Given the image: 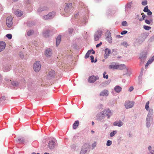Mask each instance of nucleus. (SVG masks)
<instances>
[{"label": "nucleus", "mask_w": 154, "mask_h": 154, "mask_svg": "<svg viewBox=\"0 0 154 154\" xmlns=\"http://www.w3.org/2000/svg\"><path fill=\"white\" fill-rule=\"evenodd\" d=\"M125 68V66L124 64H112L109 65V69H122Z\"/></svg>", "instance_id": "nucleus-1"}, {"label": "nucleus", "mask_w": 154, "mask_h": 154, "mask_svg": "<svg viewBox=\"0 0 154 154\" xmlns=\"http://www.w3.org/2000/svg\"><path fill=\"white\" fill-rule=\"evenodd\" d=\"M41 65L40 62L36 61L34 64L33 68L34 70L36 72H38L41 69Z\"/></svg>", "instance_id": "nucleus-2"}, {"label": "nucleus", "mask_w": 154, "mask_h": 154, "mask_svg": "<svg viewBox=\"0 0 154 154\" xmlns=\"http://www.w3.org/2000/svg\"><path fill=\"white\" fill-rule=\"evenodd\" d=\"M12 18L11 16L8 17L6 19V24L8 27H11L13 24Z\"/></svg>", "instance_id": "nucleus-3"}, {"label": "nucleus", "mask_w": 154, "mask_h": 154, "mask_svg": "<svg viewBox=\"0 0 154 154\" xmlns=\"http://www.w3.org/2000/svg\"><path fill=\"white\" fill-rule=\"evenodd\" d=\"M55 12H51L49 13L48 15L43 16V18L45 20H48L54 17L55 16Z\"/></svg>", "instance_id": "nucleus-4"}, {"label": "nucleus", "mask_w": 154, "mask_h": 154, "mask_svg": "<svg viewBox=\"0 0 154 154\" xmlns=\"http://www.w3.org/2000/svg\"><path fill=\"white\" fill-rule=\"evenodd\" d=\"M102 34V31L101 30H98L95 33L94 35V39L97 41L99 40Z\"/></svg>", "instance_id": "nucleus-5"}, {"label": "nucleus", "mask_w": 154, "mask_h": 154, "mask_svg": "<svg viewBox=\"0 0 154 154\" xmlns=\"http://www.w3.org/2000/svg\"><path fill=\"white\" fill-rule=\"evenodd\" d=\"M133 105L134 103L129 101H126L125 104V106L127 109L131 108L133 106Z\"/></svg>", "instance_id": "nucleus-6"}, {"label": "nucleus", "mask_w": 154, "mask_h": 154, "mask_svg": "<svg viewBox=\"0 0 154 154\" xmlns=\"http://www.w3.org/2000/svg\"><path fill=\"white\" fill-rule=\"evenodd\" d=\"M147 54V52L146 51L143 52L141 53L139 58L141 62H143L145 61Z\"/></svg>", "instance_id": "nucleus-7"}, {"label": "nucleus", "mask_w": 154, "mask_h": 154, "mask_svg": "<svg viewBox=\"0 0 154 154\" xmlns=\"http://www.w3.org/2000/svg\"><path fill=\"white\" fill-rule=\"evenodd\" d=\"M99 78L98 76H95L92 75L90 76L88 79V81L90 83H93Z\"/></svg>", "instance_id": "nucleus-8"}, {"label": "nucleus", "mask_w": 154, "mask_h": 154, "mask_svg": "<svg viewBox=\"0 0 154 154\" xmlns=\"http://www.w3.org/2000/svg\"><path fill=\"white\" fill-rule=\"evenodd\" d=\"M102 115L104 116H108V118L110 117V116L112 115L111 112L109 109H107L104 110L102 112Z\"/></svg>", "instance_id": "nucleus-9"}, {"label": "nucleus", "mask_w": 154, "mask_h": 154, "mask_svg": "<svg viewBox=\"0 0 154 154\" xmlns=\"http://www.w3.org/2000/svg\"><path fill=\"white\" fill-rule=\"evenodd\" d=\"M55 75V72L54 70H51L48 73L47 77L48 78L50 79L54 77Z\"/></svg>", "instance_id": "nucleus-10"}, {"label": "nucleus", "mask_w": 154, "mask_h": 154, "mask_svg": "<svg viewBox=\"0 0 154 154\" xmlns=\"http://www.w3.org/2000/svg\"><path fill=\"white\" fill-rule=\"evenodd\" d=\"M104 51V57L105 59H106L107 58L109 55V54L111 53V51L109 49L106 48L105 49Z\"/></svg>", "instance_id": "nucleus-11"}, {"label": "nucleus", "mask_w": 154, "mask_h": 154, "mask_svg": "<svg viewBox=\"0 0 154 154\" xmlns=\"http://www.w3.org/2000/svg\"><path fill=\"white\" fill-rule=\"evenodd\" d=\"M6 44L3 42H0V52L3 51L5 48Z\"/></svg>", "instance_id": "nucleus-12"}, {"label": "nucleus", "mask_w": 154, "mask_h": 154, "mask_svg": "<svg viewBox=\"0 0 154 154\" xmlns=\"http://www.w3.org/2000/svg\"><path fill=\"white\" fill-rule=\"evenodd\" d=\"M52 54L51 49H47L45 52V54L47 57L51 56Z\"/></svg>", "instance_id": "nucleus-13"}, {"label": "nucleus", "mask_w": 154, "mask_h": 154, "mask_svg": "<svg viewBox=\"0 0 154 154\" xmlns=\"http://www.w3.org/2000/svg\"><path fill=\"white\" fill-rule=\"evenodd\" d=\"M54 145L55 142L53 141H51L48 143V146L50 149H51L54 148Z\"/></svg>", "instance_id": "nucleus-14"}, {"label": "nucleus", "mask_w": 154, "mask_h": 154, "mask_svg": "<svg viewBox=\"0 0 154 154\" xmlns=\"http://www.w3.org/2000/svg\"><path fill=\"white\" fill-rule=\"evenodd\" d=\"M79 122L78 120L75 121L72 125L73 128L74 129H76L79 126Z\"/></svg>", "instance_id": "nucleus-15"}, {"label": "nucleus", "mask_w": 154, "mask_h": 154, "mask_svg": "<svg viewBox=\"0 0 154 154\" xmlns=\"http://www.w3.org/2000/svg\"><path fill=\"white\" fill-rule=\"evenodd\" d=\"M61 39V36L60 35H58L56 40V46H57L60 43Z\"/></svg>", "instance_id": "nucleus-16"}, {"label": "nucleus", "mask_w": 154, "mask_h": 154, "mask_svg": "<svg viewBox=\"0 0 154 154\" xmlns=\"http://www.w3.org/2000/svg\"><path fill=\"white\" fill-rule=\"evenodd\" d=\"M114 126H118L119 127H120L123 125L122 122L120 121L119 122H116L113 123Z\"/></svg>", "instance_id": "nucleus-17"}, {"label": "nucleus", "mask_w": 154, "mask_h": 154, "mask_svg": "<svg viewBox=\"0 0 154 154\" xmlns=\"http://www.w3.org/2000/svg\"><path fill=\"white\" fill-rule=\"evenodd\" d=\"M108 95V91L107 90H104L100 92V95L101 96H107Z\"/></svg>", "instance_id": "nucleus-18"}, {"label": "nucleus", "mask_w": 154, "mask_h": 154, "mask_svg": "<svg viewBox=\"0 0 154 154\" xmlns=\"http://www.w3.org/2000/svg\"><path fill=\"white\" fill-rule=\"evenodd\" d=\"M14 13L16 15L19 17L21 16L23 14V12L20 11H16Z\"/></svg>", "instance_id": "nucleus-19"}, {"label": "nucleus", "mask_w": 154, "mask_h": 154, "mask_svg": "<svg viewBox=\"0 0 154 154\" xmlns=\"http://www.w3.org/2000/svg\"><path fill=\"white\" fill-rule=\"evenodd\" d=\"M114 90L116 92H119L121 91L122 88L119 86H116L114 88Z\"/></svg>", "instance_id": "nucleus-20"}, {"label": "nucleus", "mask_w": 154, "mask_h": 154, "mask_svg": "<svg viewBox=\"0 0 154 154\" xmlns=\"http://www.w3.org/2000/svg\"><path fill=\"white\" fill-rule=\"evenodd\" d=\"M16 141L19 143H23L25 142V139L23 138H18L17 139Z\"/></svg>", "instance_id": "nucleus-21"}, {"label": "nucleus", "mask_w": 154, "mask_h": 154, "mask_svg": "<svg viewBox=\"0 0 154 154\" xmlns=\"http://www.w3.org/2000/svg\"><path fill=\"white\" fill-rule=\"evenodd\" d=\"M47 8H48L47 7H42L38 9V11L39 12H41L44 10H47Z\"/></svg>", "instance_id": "nucleus-22"}, {"label": "nucleus", "mask_w": 154, "mask_h": 154, "mask_svg": "<svg viewBox=\"0 0 154 154\" xmlns=\"http://www.w3.org/2000/svg\"><path fill=\"white\" fill-rule=\"evenodd\" d=\"M106 40L109 43H111L112 42V38L110 35H109L106 38Z\"/></svg>", "instance_id": "nucleus-23"}, {"label": "nucleus", "mask_w": 154, "mask_h": 154, "mask_svg": "<svg viewBox=\"0 0 154 154\" xmlns=\"http://www.w3.org/2000/svg\"><path fill=\"white\" fill-rule=\"evenodd\" d=\"M91 51H90V50L88 51L87 52V53L86 54V55L85 56V58L86 59L88 58L89 57V55H90V54H91Z\"/></svg>", "instance_id": "nucleus-24"}, {"label": "nucleus", "mask_w": 154, "mask_h": 154, "mask_svg": "<svg viewBox=\"0 0 154 154\" xmlns=\"http://www.w3.org/2000/svg\"><path fill=\"white\" fill-rule=\"evenodd\" d=\"M132 2H130L127 3L126 4V5H125V8H131V5H132Z\"/></svg>", "instance_id": "nucleus-25"}, {"label": "nucleus", "mask_w": 154, "mask_h": 154, "mask_svg": "<svg viewBox=\"0 0 154 154\" xmlns=\"http://www.w3.org/2000/svg\"><path fill=\"white\" fill-rule=\"evenodd\" d=\"M149 101H148L146 102V104L145 109L147 110H148L149 109Z\"/></svg>", "instance_id": "nucleus-26"}, {"label": "nucleus", "mask_w": 154, "mask_h": 154, "mask_svg": "<svg viewBox=\"0 0 154 154\" xmlns=\"http://www.w3.org/2000/svg\"><path fill=\"white\" fill-rule=\"evenodd\" d=\"M143 28L145 30H148L151 28V27L148 26H144Z\"/></svg>", "instance_id": "nucleus-27"}, {"label": "nucleus", "mask_w": 154, "mask_h": 154, "mask_svg": "<svg viewBox=\"0 0 154 154\" xmlns=\"http://www.w3.org/2000/svg\"><path fill=\"white\" fill-rule=\"evenodd\" d=\"M33 33V32L32 30H30L27 32V35L29 36L32 35Z\"/></svg>", "instance_id": "nucleus-28"}, {"label": "nucleus", "mask_w": 154, "mask_h": 154, "mask_svg": "<svg viewBox=\"0 0 154 154\" xmlns=\"http://www.w3.org/2000/svg\"><path fill=\"white\" fill-rule=\"evenodd\" d=\"M106 72H104L103 74V77L104 78L107 79L108 77V75H105L106 74Z\"/></svg>", "instance_id": "nucleus-29"}, {"label": "nucleus", "mask_w": 154, "mask_h": 154, "mask_svg": "<svg viewBox=\"0 0 154 154\" xmlns=\"http://www.w3.org/2000/svg\"><path fill=\"white\" fill-rule=\"evenodd\" d=\"M49 33V32L48 31H46L45 32H44L43 34L44 35L45 37H47L49 35H48V34Z\"/></svg>", "instance_id": "nucleus-30"}, {"label": "nucleus", "mask_w": 154, "mask_h": 154, "mask_svg": "<svg viewBox=\"0 0 154 154\" xmlns=\"http://www.w3.org/2000/svg\"><path fill=\"white\" fill-rule=\"evenodd\" d=\"M6 36L9 39H10L12 37V35L11 34H8L6 35Z\"/></svg>", "instance_id": "nucleus-31"}, {"label": "nucleus", "mask_w": 154, "mask_h": 154, "mask_svg": "<svg viewBox=\"0 0 154 154\" xmlns=\"http://www.w3.org/2000/svg\"><path fill=\"white\" fill-rule=\"evenodd\" d=\"M112 142L111 141L108 140L107 141V142L106 143V145L108 146H109L112 144Z\"/></svg>", "instance_id": "nucleus-32"}, {"label": "nucleus", "mask_w": 154, "mask_h": 154, "mask_svg": "<svg viewBox=\"0 0 154 154\" xmlns=\"http://www.w3.org/2000/svg\"><path fill=\"white\" fill-rule=\"evenodd\" d=\"M116 133V131H112V132L110 134V136L111 137H112Z\"/></svg>", "instance_id": "nucleus-33"}, {"label": "nucleus", "mask_w": 154, "mask_h": 154, "mask_svg": "<svg viewBox=\"0 0 154 154\" xmlns=\"http://www.w3.org/2000/svg\"><path fill=\"white\" fill-rule=\"evenodd\" d=\"M122 25L123 26H127V22L125 21H123L122 23Z\"/></svg>", "instance_id": "nucleus-34"}, {"label": "nucleus", "mask_w": 154, "mask_h": 154, "mask_svg": "<svg viewBox=\"0 0 154 154\" xmlns=\"http://www.w3.org/2000/svg\"><path fill=\"white\" fill-rule=\"evenodd\" d=\"M149 10L148 9V6H146L144 10H143V11L145 12H147V11H148Z\"/></svg>", "instance_id": "nucleus-35"}, {"label": "nucleus", "mask_w": 154, "mask_h": 154, "mask_svg": "<svg viewBox=\"0 0 154 154\" xmlns=\"http://www.w3.org/2000/svg\"><path fill=\"white\" fill-rule=\"evenodd\" d=\"M151 63H152L151 61V62L150 60H149L147 61V62L146 63V64L145 65V67L147 68V67L149 65V64H150Z\"/></svg>", "instance_id": "nucleus-36"}, {"label": "nucleus", "mask_w": 154, "mask_h": 154, "mask_svg": "<svg viewBox=\"0 0 154 154\" xmlns=\"http://www.w3.org/2000/svg\"><path fill=\"white\" fill-rule=\"evenodd\" d=\"M12 85L15 86H17L18 85V83L16 82H12Z\"/></svg>", "instance_id": "nucleus-37"}, {"label": "nucleus", "mask_w": 154, "mask_h": 154, "mask_svg": "<svg viewBox=\"0 0 154 154\" xmlns=\"http://www.w3.org/2000/svg\"><path fill=\"white\" fill-rule=\"evenodd\" d=\"M147 2L146 0L144 1L142 3V4L143 5L145 6L147 4Z\"/></svg>", "instance_id": "nucleus-38"}, {"label": "nucleus", "mask_w": 154, "mask_h": 154, "mask_svg": "<svg viewBox=\"0 0 154 154\" xmlns=\"http://www.w3.org/2000/svg\"><path fill=\"white\" fill-rule=\"evenodd\" d=\"M128 32V31L126 30H124L122 31L121 33V34L122 35L126 34Z\"/></svg>", "instance_id": "nucleus-39"}, {"label": "nucleus", "mask_w": 154, "mask_h": 154, "mask_svg": "<svg viewBox=\"0 0 154 154\" xmlns=\"http://www.w3.org/2000/svg\"><path fill=\"white\" fill-rule=\"evenodd\" d=\"M91 62H94V57L92 55L90 56Z\"/></svg>", "instance_id": "nucleus-40"}, {"label": "nucleus", "mask_w": 154, "mask_h": 154, "mask_svg": "<svg viewBox=\"0 0 154 154\" xmlns=\"http://www.w3.org/2000/svg\"><path fill=\"white\" fill-rule=\"evenodd\" d=\"M147 14L148 15H150L152 14V12L150 11V10H149L148 11H147Z\"/></svg>", "instance_id": "nucleus-41"}, {"label": "nucleus", "mask_w": 154, "mask_h": 154, "mask_svg": "<svg viewBox=\"0 0 154 154\" xmlns=\"http://www.w3.org/2000/svg\"><path fill=\"white\" fill-rule=\"evenodd\" d=\"M145 22L146 23L148 24H150V21L148 20H145Z\"/></svg>", "instance_id": "nucleus-42"}, {"label": "nucleus", "mask_w": 154, "mask_h": 154, "mask_svg": "<svg viewBox=\"0 0 154 154\" xmlns=\"http://www.w3.org/2000/svg\"><path fill=\"white\" fill-rule=\"evenodd\" d=\"M134 89V88L133 87L131 86V87L129 89V91H133V90Z\"/></svg>", "instance_id": "nucleus-43"}, {"label": "nucleus", "mask_w": 154, "mask_h": 154, "mask_svg": "<svg viewBox=\"0 0 154 154\" xmlns=\"http://www.w3.org/2000/svg\"><path fill=\"white\" fill-rule=\"evenodd\" d=\"M102 43L101 42H100V43L97 44L96 46V48H98L100 46L102 45Z\"/></svg>", "instance_id": "nucleus-44"}, {"label": "nucleus", "mask_w": 154, "mask_h": 154, "mask_svg": "<svg viewBox=\"0 0 154 154\" xmlns=\"http://www.w3.org/2000/svg\"><path fill=\"white\" fill-rule=\"evenodd\" d=\"M96 146V143L95 142L94 143L92 144V146L93 148L95 147Z\"/></svg>", "instance_id": "nucleus-45"}, {"label": "nucleus", "mask_w": 154, "mask_h": 154, "mask_svg": "<svg viewBox=\"0 0 154 154\" xmlns=\"http://www.w3.org/2000/svg\"><path fill=\"white\" fill-rule=\"evenodd\" d=\"M149 60H150V61H151V63H152L154 60V56L152 57L151 59H150Z\"/></svg>", "instance_id": "nucleus-46"}, {"label": "nucleus", "mask_w": 154, "mask_h": 154, "mask_svg": "<svg viewBox=\"0 0 154 154\" xmlns=\"http://www.w3.org/2000/svg\"><path fill=\"white\" fill-rule=\"evenodd\" d=\"M141 15H142L143 18V19H144V18H145L146 16V15L145 14H144L143 13H142L141 14Z\"/></svg>", "instance_id": "nucleus-47"}, {"label": "nucleus", "mask_w": 154, "mask_h": 154, "mask_svg": "<svg viewBox=\"0 0 154 154\" xmlns=\"http://www.w3.org/2000/svg\"><path fill=\"white\" fill-rule=\"evenodd\" d=\"M146 126L148 127L150 125V123L149 122H147L146 123Z\"/></svg>", "instance_id": "nucleus-48"}, {"label": "nucleus", "mask_w": 154, "mask_h": 154, "mask_svg": "<svg viewBox=\"0 0 154 154\" xmlns=\"http://www.w3.org/2000/svg\"><path fill=\"white\" fill-rule=\"evenodd\" d=\"M149 154H154V151H151Z\"/></svg>", "instance_id": "nucleus-49"}, {"label": "nucleus", "mask_w": 154, "mask_h": 154, "mask_svg": "<svg viewBox=\"0 0 154 154\" xmlns=\"http://www.w3.org/2000/svg\"><path fill=\"white\" fill-rule=\"evenodd\" d=\"M73 29H70L69 30V32L70 33H72V32H73Z\"/></svg>", "instance_id": "nucleus-50"}, {"label": "nucleus", "mask_w": 154, "mask_h": 154, "mask_svg": "<svg viewBox=\"0 0 154 154\" xmlns=\"http://www.w3.org/2000/svg\"><path fill=\"white\" fill-rule=\"evenodd\" d=\"M5 96H3L1 98V99H3V100H4L5 99Z\"/></svg>", "instance_id": "nucleus-51"}, {"label": "nucleus", "mask_w": 154, "mask_h": 154, "mask_svg": "<svg viewBox=\"0 0 154 154\" xmlns=\"http://www.w3.org/2000/svg\"><path fill=\"white\" fill-rule=\"evenodd\" d=\"M148 149L149 150H150L151 148V147L150 146H149L148 147Z\"/></svg>", "instance_id": "nucleus-52"}, {"label": "nucleus", "mask_w": 154, "mask_h": 154, "mask_svg": "<svg viewBox=\"0 0 154 154\" xmlns=\"http://www.w3.org/2000/svg\"><path fill=\"white\" fill-rule=\"evenodd\" d=\"M144 20V19H143V18H140V19H139V20L140 21H142L143 20Z\"/></svg>", "instance_id": "nucleus-53"}, {"label": "nucleus", "mask_w": 154, "mask_h": 154, "mask_svg": "<svg viewBox=\"0 0 154 154\" xmlns=\"http://www.w3.org/2000/svg\"><path fill=\"white\" fill-rule=\"evenodd\" d=\"M92 54H95V53L94 51V50H92Z\"/></svg>", "instance_id": "nucleus-54"}, {"label": "nucleus", "mask_w": 154, "mask_h": 154, "mask_svg": "<svg viewBox=\"0 0 154 154\" xmlns=\"http://www.w3.org/2000/svg\"><path fill=\"white\" fill-rule=\"evenodd\" d=\"M94 122H92V125H94Z\"/></svg>", "instance_id": "nucleus-55"}, {"label": "nucleus", "mask_w": 154, "mask_h": 154, "mask_svg": "<svg viewBox=\"0 0 154 154\" xmlns=\"http://www.w3.org/2000/svg\"><path fill=\"white\" fill-rule=\"evenodd\" d=\"M44 154H49V153L47 152H45L44 153Z\"/></svg>", "instance_id": "nucleus-56"}, {"label": "nucleus", "mask_w": 154, "mask_h": 154, "mask_svg": "<svg viewBox=\"0 0 154 154\" xmlns=\"http://www.w3.org/2000/svg\"><path fill=\"white\" fill-rule=\"evenodd\" d=\"M91 132H92V133H94V131H91Z\"/></svg>", "instance_id": "nucleus-57"}, {"label": "nucleus", "mask_w": 154, "mask_h": 154, "mask_svg": "<svg viewBox=\"0 0 154 154\" xmlns=\"http://www.w3.org/2000/svg\"><path fill=\"white\" fill-rule=\"evenodd\" d=\"M31 154H36V153L35 152H33Z\"/></svg>", "instance_id": "nucleus-58"}, {"label": "nucleus", "mask_w": 154, "mask_h": 154, "mask_svg": "<svg viewBox=\"0 0 154 154\" xmlns=\"http://www.w3.org/2000/svg\"><path fill=\"white\" fill-rule=\"evenodd\" d=\"M13 1H14V2H15V1H17L18 0H13Z\"/></svg>", "instance_id": "nucleus-59"}, {"label": "nucleus", "mask_w": 154, "mask_h": 154, "mask_svg": "<svg viewBox=\"0 0 154 154\" xmlns=\"http://www.w3.org/2000/svg\"><path fill=\"white\" fill-rule=\"evenodd\" d=\"M87 144H85L84 145V146H87Z\"/></svg>", "instance_id": "nucleus-60"}, {"label": "nucleus", "mask_w": 154, "mask_h": 154, "mask_svg": "<svg viewBox=\"0 0 154 154\" xmlns=\"http://www.w3.org/2000/svg\"><path fill=\"white\" fill-rule=\"evenodd\" d=\"M37 154H39V153H37Z\"/></svg>", "instance_id": "nucleus-61"}]
</instances>
